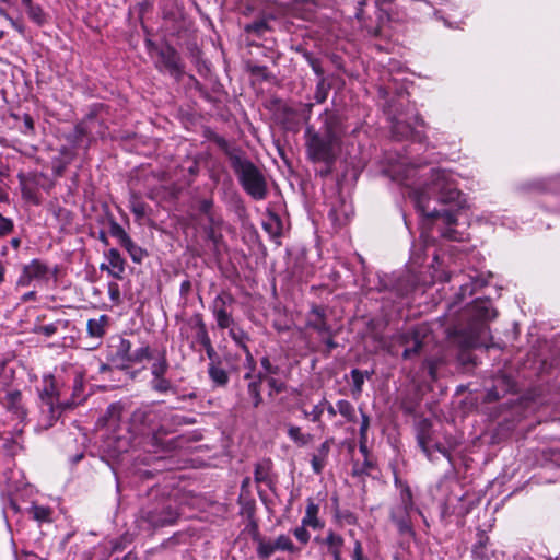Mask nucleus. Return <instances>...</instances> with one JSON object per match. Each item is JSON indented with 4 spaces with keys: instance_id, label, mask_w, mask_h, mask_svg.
<instances>
[{
    "instance_id": "4d7b16f0",
    "label": "nucleus",
    "mask_w": 560,
    "mask_h": 560,
    "mask_svg": "<svg viewBox=\"0 0 560 560\" xmlns=\"http://www.w3.org/2000/svg\"><path fill=\"white\" fill-rule=\"evenodd\" d=\"M550 459L560 465V442L549 448Z\"/></svg>"
},
{
    "instance_id": "b1692460",
    "label": "nucleus",
    "mask_w": 560,
    "mask_h": 560,
    "mask_svg": "<svg viewBox=\"0 0 560 560\" xmlns=\"http://www.w3.org/2000/svg\"><path fill=\"white\" fill-rule=\"evenodd\" d=\"M28 18L37 25L46 23V14L40 5L33 3L32 0H21Z\"/></svg>"
},
{
    "instance_id": "39448f33",
    "label": "nucleus",
    "mask_w": 560,
    "mask_h": 560,
    "mask_svg": "<svg viewBox=\"0 0 560 560\" xmlns=\"http://www.w3.org/2000/svg\"><path fill=\"white\" fill-rule=\"evenodd\" d=\"M313 105H305V122H308ZM322 127L315 130L306 124L305 145L308 158L314 162L331 164L335 160V147L338 141L339 120L332 113L325 110L320 116Z\"/></svg>"
},
{
    "instance_id": "a211bd4d",
    "label": "nucleus",
    "mask_w": 560,
    "mask_h": 560,
    "mask_svg": "<svg viewBox=\"0 0 560 560\" xmlns=\"http://www.w3.org/2000/svg\"><path fill=\"white\" fill-rule=\"evenodd\" d=\"M319 504H317L312 498L306 501L305 514L301 521L304 526H308L313 529H320L324 527V522L318 517Z\"/></svg>"
},
{
    "instance_id": "69168bd1",
    "label": "nucleus",
    "mask_w": 560,
    "mask_h": 560,
    "mask_svg": "<svg viewBox=\"0 0 560 560\" xmlns=\"http://www.w3.org/2000/svg\"><path fill=\"white\" fill-rule=\"evenodd\" d=\"M424 364L428 366L430 375L434 378L435 377V370H434L433 362L431 360H425Z\"/></svg>"
},
{
    "instance_id": "a18cd8bd",
    "label": "nucleus",
    "mask_w": 560,
    "mask_h": 560,
    "mask_svg": "<svg viewBox=\"0 0 560 560\" xmlns=\"http://www.w3.org/2000/svg\"><path fill=\"white\" fill-rule=\"evenodd\" d=\"M308 526H304L302 523L300 526L293 529L294 537L303 545H306L311 539V534L307 530Z\"/></svg>"
},
{
    "instance_id": "052dcab7",
    "label": "nucleus",
    "mask_w": 560,
    "mask_h": 560,
    "mask_svg": "<svg viewBox=\"0 0 560 560\" xmlns=\"http://www.w3.org/2000/svg\"><path fill=\"white\" fill-rule=\"evenodd\" d=\"M320 338L323 339V341L325 342V345L327 346V348L329 350L334 349L337 346L332 339L331 329H329V335H325L324 337H320Z\"/></svg>"
},
{
    "instance_id": "864d4df0",
    "label": "nucleus",
    "mask_w": 560,
    "mask_h": 560,
    "mask_svg": "<svg viewBox=\"0 0 560 560\" xmlns=\"http://www.w3.org/2000/svg\"><path fill=\"white\" fill-rule=\"evenodd\" d=\"M108 295L113 302L119 303L120 291H119V285L116 282H112L108 284Z\"/></svg>"
},
{
    "instance_id": "338daca9",
    "label": "nucleus",
    "mask_w": 560,
    "mask_h": 560,
    "mask_svg": "<svg viewBox=\"0 0 560 560\" xmlns=\"http://www.w3.org/2000/svg\"><path fill=\"white\" fill-rule=\"evenodd\" d=\"M366 443H368V440H361L359 441V446H360V451L361 453H363L364 455L368 453V447H366Z\"/></svg>"
},
{
    "instance_id": "f03ea898",
    "label": "nucleus",
    "mask_w": 560,
    "mask_h": 560,
    "mask_svg": "<svg viewBox=\"0 0 560 560\" xmlns=\"http://www.w3.org/2000/svg\"><path fill=\"white\" fill-rule=\"evenodd\" d=\"M121 417L122 407L112 404L101 420L106 429L104 447L113 456L128 452L136 435L153 432L159 412L147 405L132 412L129 424L122 423Z\"/></svg>"
},
{
    "instance_id": "6e6d98bb",
    "label": "nucleus",
    "mask_w": 560,
    "mask_h": 560,
    "mask_svg": "<svg viewBox=\"0 0 560 560\" xmlns=\"http://www.w3.org/2000/svg\"><path fill=\"white\" fill-rule=\"evenodd\" d=\"M268 385H269L270 390H271L270 394H272V393L278 394V393L282 392L283 388H284V384L282 382H279L278 380H276L273 377H270L268 380Z\"/></svg>"
},
{
    "instance_id": "a878e982",
    "label": "nucleus",
    "mask_w": 560,
    "mask_h": 560,
    "mask_svg": "<svg viewBox=\"0 0 560 560\" xmlns=\"http://www.w3.org/2000/svg\"><path fill=\"white\" fill-rule=\"evenodd\" d=\"M262 228L271 237H279L282 231L281 219L275 213H268L262 221Z\"/></svg>"
},
{
    "instance_id": "de8ad7c7",
    "label": "nucleus",
    "mask_w": 560,
    "mask_h": 560,
    "mask_svg": "<svg viewBox=\"0 0 560 560\" xmlns=\"http://www.w3.org/2000/svg\"><path fill=\"white\" fill-rule=\"evenodd\" d=\"M420 250H421V248L418 245L412 246L411 257H410V268H411L412 272H413V268L420 266L423 261Z\"/></svg>"
},
{
    "instance_id": "a19ab883",
    "label": "nucleus",
    "mask_w": 560,
    "mask_h": 560,
    "mask_svg": "<svg viewBox=\"0 0 560 560\" xmlns=\"http://www.w3.org/2000/svg\"><path fill=\"white\" fill-rule=\"evenodd\" d=\"M436 265L439 266L440 262H439L438 256L435 255L434 256V262L431 266V269H432V275H431L432 280L431 281L432 282H434V281H450L451 276L447 272H445V271H440L438 269Z\"/></svg>"
},
{
    "instance_id": "aec40b11",
    "label": "nucleus",
    "mask_w": 560,
    "mask_h": 560,
    "mask_svg": "<svg viewBox=\"0 0 560 560\" xmlns=\"http://www.w3.org/2000/svg\"><path fill=\"white\" fill-rule=\"evenodd\" d=\"M330 452V443L329 441H325L320 444V446L316 450V452L312 456L311 465L312 469L315 474H320L328 459V455Z\"/></svg>"
},
{
    "instance_id": "37998d69",
    "label": "nucleus",
    "mask_w": 560,
    "mask_h": 560,
    "mask_svg": "<svg viewBox=\"0 0 560 560\" xmlns=\"http://www.w3.org/2000/svg\"><path fill=\"white\" fill-rule=\"evenodd\" d=\"M269 477V464L260 463L255 468V480L256 482H266Z\"/></svg>"
},
{
    "instance_id": "20e7f679",
    "label": "nucleus",
    "mask_w": 560,
    "mask_h": 560,
    "mask_svg": "<svg viewBox=\"0 0 560 560\" xmlns=\"http://www.w3.org/2000/svg\"><path fill=\"white\" fill-rule=\"evenodd\" d=\"M497 312L489 300H476L460 314V320L467 324L455 323L447 328L451 337H458L463 347H487L490 337L488 322L495 318Z\"/></svg>"
},
{
    "instance_id": "4468645a",
    "label": "nucleus",
    "mask_w": 560,
    "mask_h": 560,
    "mask_svg": "<svg viewBox=\"0 0 560 560\" xmlns=\"http://www.w3.org/2000/svg\"><path fill=\"white\" fill-rule=\"evenodd\" d=\"M231 301L232 298L225 294H220L213 300L212 312L220 328H229L233 324V318L225 308L226 303Z\"/></svg>"
},
{
    "instance_id": "680f3d73",
    "label": "nucleus",
    "mask_w": 560,
    "mask_h": 560,
    "mask_svg": "<svg viewBox=\"0 0 560 560\" xmlns=\"http://www.w3.org/2000/svg\"><path fill=\"white\" fill-rule=\"evenodd\" d=\"M315 100L317 103H323L326 100V92L323 91L322 85H318V89L315 93Z\"/></svg>"
},
{
    "instance_id": "423d86ee",
    "label": "nucleus",
    "mask_w": 560,
    "mask_h": 560,
    "mask_svg": "<svg viewBox=\"0 0 560 560\" xmlns=\"http://www.w3.org/2000/svg\"><path fill=\"white\" fill-rule=\"evenodd\" d=\"M232 166L246 192L255 199H264L266 196V183L257 167L252 162L240 156L232 158Z\"/></svg>"
},
{
    "instance_id": "dca6fc26",
    "label": "nucleus",
    "mask_w": 560,
    "mask_h": 560,
    "mask_svg": "<svg viewBox=\"0 0 560 560\" xmlns=\"http://www.w3.org/2000/svg\"><path fill=\"white\" fill-rule=\"evenodd\" d=\"M307 327L316 330L320 337L329 335L330 326L325 318V311L319 306H314L308 315Z\"/></svg>"
},
{
    "instance_id": "393cba45",
    "label": "nucleus",
    "mask_w": 560,
    "mask_h": 560,
    "mask_svg": "<svg viewBox=\"0 0 560 560\" xmlns=\"http://www.w3.org/2000/svg\"><path fill=\"white\" fill-rule=\"evenodd\" d=\"M300 409L303 412L304 417L312 422L318 423L320 422L322 416L325 411L326 398H323L318 404L313 406L311 410H307L303 400H300Z\"/></svg>"
},
{
    "instance_id": "6e6552de",
    "label": "nucleus",
    "mask_w": 560,
    "mask_h": 560,
    "mask_svg": "<svg viewBox=\"0 0 560 560\" xmlns=\"http://www.w3.org/2000/svg\"><path fill=\"white\" fill-rule=\"evenodd\" d=\"M3 448L5 455L11 457L8 463L10 465L12 457L21 450V444L18 441H7ZM0 483L5 486L9 493L19 490L24 485L22 471L10 466L4 470L0 469Z\"/></svg>"
},
{
    "instance_id": "7ed1b4c3",
    "label": "nucleus",
    "mask_w": 560,
    "mask_h": 560,
    "mask_svg": "<svg viewBox=\"0 0 560 560\" xmlns=\"http://www.w3.org/2000/svg\"><path fill=\"white\" fill-rule=\"evenodd\" d=\"M61 371L65 375H45L38 388L40 411L37 427L40 430L51 428L59 419L65 408L60 400L65 387L72 389V401L66 404L67 406L75 405L81 400L84 385L82 371L72 365H63Z\"/></svg>"
},
{
    "instance_id": "f257e3e1",
    "label": "nucleus",
    "mask_w": 560,
    "mask_h": 560,
    "mask_svg": "<svg viewBox=\"0 0 560 560\" xmlns=\"http://www.w3.org/2000/svg\"><path fill=\"white\" fill-rule=\"evenodd\" d=\"M394 178L408 189V196L418 212L432 220L442 236L458 241L453 229L457 218L453 210L438 209L431 203L462 207V194L457 187L456 176L452 172L428 167L423 164L401 163L393 170Z\"/></svg>"
},
{
    "instance_id": "72a5a7b5",
    "label": "nucleus",
    "mask_w": 560,
    "mask_h": 560,
    "mask_svg": "<svg viewBox=\"0 0 560 560\" xmlns=\"http://www.w3.org/2000/svg\"><path fill=\"white\" fill-rule=\"evenodd\" d=\"M365 377H368V372L364 373L358 369H353L351 371V378H352V384H353L352 394L354 396L361 394Z\"/></svg>"
},
{
    "instance_id": "49530a36",
    "label": "nucleus",
    "mask_w": 560,
    "mask_h": 560,
    "mask_svg": "<svg viewBox=\"0 0 560 560\" xmlns=\"http://www.w3.org/2000/svg\"><path fill=\"white\" fill-rule=\"evenodd\" d=\"M130 209L138 219H142L147 214V206L141 200H132Z\"/></svg>"
},
{
    "instance_id": "774afa93",
    "label": "nucleus",
    "mask_w": 560,
    "mask_h": 560,
    "mask_svg": "<svg viewBox=\"0 0 560 560\" xmlns=\"http://www.w3.org/2000/svg\"><path fill=\"white\" fill-rule=\"evenodd\" d=\"M10 244L11 246L14 248V249H18L21 245V241L20 238L18 237H13L11 241H10Z\"/></svg>"
},
{
    "instance_id": "e2e57ef3",
    "label": "nucleus",
    "mask_w": 560,
    "mask_h": 560,
    "mask_svg": "<svg viewBox=\"0 0 560 560\" xmlns=\"http://www.w3.org/2000/svg\"><path fill=\"white\" fill-rule=\"evenodd\" d=\"M325 410L327 411L329 417H335L338 412L336 406H332L327 399L325 404Z\"/></svg>"
},
{
    "instance_id": "f704fd0d",
    "label": "nucleus",
    "mask_w": 560,
    "mask_h": 560,
    "mask_svg": "<svg viewBox=\"0 0 560 560\" xmlns=\"http://www.w3.org/2000/svg\"><path fill=\"white\" fill-rule=\"evenodd\" d=\"M150 384L151 388L158 393L164 394L172 389L171 382L164 375L153 376Z\"/></svg>"
},
{
    "instance_id": "412c9836",
    "label": "nucleus",
    "mask_w": 560,
    "mask_h": 560,
    "mask_svg": "<svg viewBox=\"0 0 560 560\" xmlns=\"http://www.w3.org/2000/svg\"><path fill=\"white\" fill-rule=\"evenodd\" d=\"M108 324V317L101 315L97 318H91L88 320L86 329L90 337L102 338L106 332V326Z\"/></svg>"
},
{
    "instance_id": "1a4fd4ad",
    "label": "nucleus",
    "mask_w": 560,
    "mask_h": 560,
    "mask_svg": "<svg viewBox=\"0 0 560 560\" xmlns=\"http://www.w3.org/2000/svg\"><path fill=\"white\" fill-rule=\"evenodd\" d=\"M413 509L412 494L409 488L404 487L400 491V501L393 506L390 512L392 521L397 525L399 533L406 534L410 529L409 513Z\"/></svg>"
},
{
    "instance_id": "79ce46f5",
    "label": "nucleus",
    "mask_w": 560,
    "mask_h": 560,
    "mask_svg": "<svg viewBox=\"0 0 560 560\" xmlns=\"http://www.w3.org/2000/svg\"><path fill=\"white\" fill-rule=\"evenodd\" d=\"M129 244L130 245H122V247L129 253L133 261L140 262L143 258L142 249L137 246L131 238H129Z\"/></svg>"
},
{
    "instance_id": "cd10ccee",
    "label": "nucleus",
    "mask_w": 560,
    "mask_h": 560,
    "mask_svg": "<svg viewBox=\"0 0 560 560\" xmlns=\"http://www.w3.org/2000/svg\"><path fill=\"white\" fill-rule=\"evenodd\" d=\"M255 541L257 544L256 552L257 557L260 560H267L271 557L272 553L277 551L275 548V542L269 539H265L261 537H256Z\"/></svg>"
},
{
    "instance_id": "8fccbe9b",
    "label": "nucleus",
    "mask_w": 560,
    "mask_h": 560,
    "mask_svg": "<svg viewBox=\"0 0 560 560\" xmlns=\"http://www.w3.org/2000/svg\"><path fill=\"white\" fill-rule=\"evenodd\" d=\"M196 338L202 346L211 342V340L208 336L207 329L202 323H199Z\"/></svg>"
},
{
    "instance_id": "bf43d9fd",
    "label": "nucleus",
    "mask_w": 560,
    "mask_h": 560,
    "mask_svg": "<svg viewBox=\"0 0 560 560\" xmlns=\"http://www.w3.org/2000/svg\"><path fill=\"white\" fill-rule=\"evenodd\" d=\"M203 347H205L207 355L211 360V362L212 361H219L217 352H215L214 348L212 347L211 342L208 343V345H205Z\"/></svg>"
},
{
    "instance_id": "58836bf2",
    "label": "nucleus",
    "mask_w": 560,
    "mask_h": 560,
    "mask_svg": "<svg viewBox=\"0 0 560 560\" xmlns=\"http://www.w3.org/2000/svg\"><path fill=\"white\" fill-rule=\"evenodd\" d=\"M110 233L114 237H116L119 242V244L122 245H130L129 238L130 236L126 233V231L116 222H114L110 225Z\"/></svg>"
},
{
    "instance_id": "2eb2a0df",
    "label": "nucleus",
    "mask_w": 560,
    "mask_h": 560,
    "mask_svg": "<svg viewBox=\"0 0 560 560\" xmlns=\"http://www.w3.org/2000/svg\"><path fill=\"white\" fill-rule=\"evenodd\" d=\"M108 266L105 264L101 265V270H106L112 277L121 279L125 271V260L120 253L116 248H110L106 253Z\"/></svg>"
},
{
    "instance_id": "13d9d810",
    "label": "nucleus",
    "mask_w": 560,
    "mask_h": 560,
    "mask_svg": "<svg viewBox=\"0 0 560 560\" xmlns=\"http://www.w3.org/2000/svg\"><path fill=\"white\" fill-rule=\"evenodd\" d=\"M212 208V200L210 199H203L199 202V210L200 212L208 214Z\"/></svg>"
},
{
    "instance_id": "e433bc0d",
    "label": "nucleus",
    "mask_w": 560,
    "mask_h": 560,
    "mask_svg": "<svg viewBox=\"0 0 560 560\" xmlns=\"http://www.w3.org/2000/svg\"><path fill=\"white\" fill-rule=\"evenodd\" d=\"M60 326H61V322L57 320L55 323H50L47 325L35 326L33 328V332L44 335L45 337H51L52 335H55L58 331Z\"/></svg>"
},
{
    "instance_id": "5fc2aeb1",
    "label": "nucleus",
    "mask_w": 560,
    "mask_h": 560,
    "mask_svg": "<svg viewBox=\"0 0 560 560\" xmlns=\"http://www.w3.org/2000/svg\"><path fill=\"white\" fill-rule=\"evenodd\" d=\"M352 560H366L363 555V547L360 540H355L353 544Z\"/></svg>"
},
{
    "instance_id": "6ab92c4d",
    "label": "nucleus",
    "mask_w": 560,
    "mask_h": 560,
    "mask_svg": "<svg viewBox=\"0 0 560 560\" xmlns=\"http://www.w3.org/2000/svg\"><path fill=\"white\" fill-rule=\"evenodd\" d=\"M208 374L214 387L228 385L230 376L220 361H212L208 365Z\"/></svg>"
},
{
    "instance_id": "ea45409f",
    "label": "nucleus",
    "mask_w": 560,
    "mask_h": 560,
    "mask_svg": "<svg viewBox=\"0 0 560 560\" xmlns=\"http://www.w3.org/2000/svg\"><path fill=\"white\" fill-rule=\"evenodd\" d=\"M117 355L124 361L129 363L131 358V343L127 339H120L117 347Z\"/></svg>"
},
{
    "instance_id": "f3484780",
    "label": "nucleus",
    "mask_w": 560,
    "mask_h": 560,
    "mask_svg": "<svg viewBox=\"0 0 560 560\" xmlns=\"http://www.w3.org/2000/svg\"><path fill=\"white\" fill-rule=\"evenodd\" d=\"M3 404L8 411H10L16 419L24 420L26 410L22 404V395L19 390H10L3 398Z\"/></svg>"
},
{
    "instance_id": "c03bdc74",
    "label": "nucleus",
    "mask_w": 560,
    "mask_h": 560,
    "mask_svg": "<svg viewBox=\"0 0 560 560\" xmlns=\"http://www.w3.org/2000/svg\"><path fill=\"white\" fill-rule=\"evenodd\" d=\"M359 7L355 11V18L357 20L361 23V25L366 28L370 33H375L376 34V30H374L366 21L365 19V15H364V9L363 7L365 5V1H359Z\"/></svg>"
},
{
    "instance_id": "473e14b6",
    "label": "nucleus",
    "mask_w": 560,
    "mask_h": 560,
    "mask_svg": "<svg viewBox=\"0 0 560 560\" xmlns=\"http://www.w3.org/2000/svg\"><path fill=\"white\" fill-rule=\"evenodd\" d=\"M30 513L33 518L38 522H50L51 521V509L47 506H42L37 504H33L30 509Z\"/></svg>"
},
{
    "instance_id": "9d476101",
    "label": "nucleus",
    "mask_w": 560,
    "mask_h": 560,
    "mask_svg": "<svg viewBox=\"0 0 560 560\" xmlns=\"http://www.w3.org/2000/svg\"><path fill=\"white\" fill-rule=\"evenodd\" d=\"M425 328L417 327L398 336L399 345L404 346L402 358L410 360L422 352L425 342Z\"/></svg>"
},
{
    "instance_id": "9b49d317",
    "label": "nucleus",
    "mask_w": 560,
    "mask_h": 560,
    "mask_svg": "<svg viewBox=\"0 0 560 560\" xmlns=\"http://www.w3.org/2000/svg\"><path fill=\"white\" fill-rule=\"evenodd\" d=\"M424 122L418 116L413 117V122L406 120L404 121L400 118H397L392 126L393 135L397 139H411L416 142H423L425 136L419 130V127H423Z\"/></svg>"
},
{
    "instance_id": "09e8293b",
    "label": "nucleus",
    "mask_w": 560,
    "mask_h": 560,
    "mask_svg": "<svg viewBox=\"0 0 560 560\" xmlns=\"http://www.w3.org/2000/svg\"><path fill=\"white\" fill-rule=\"evenodd\" d=\"M418 444L421 447L422 452L427 454L428 457H431V452L429 448V438L425 432H420L417 436Z\"/></svg>"
},
{
    "instance_id": "3c124183",
    "label": "nucleus",
    "mask_w": 560,
    "mask_h": 560,
    "mask_svg": "<svg viewBox=\"0 0 560 560\" xmlns=\"http://www.w3.org/2000/svg\"><path fill=\"white\" fill-rule=\"evenodd\" d=\"M370 427V418L364 412H361V424H360V438L361 440H368V430Z\"/></svg>"
},
{
    "instance_id": "7c9ffc66",
    "label": "nucleus",
    "mask_w": 560,
    "mask_h": 560,
    "mask_svg": "<svg viewBox=\"0 0 560 560\" xmlns=\"http://www.w3.org/2000/svg\"><path fill=\"white\" fill-rule=\"evenodd\" d=\"M288 436L298 445L306 446L313 439L312 434L304 433L300 427L290 425L288 428Z\"/></svg>"
},
{
    "instance_id": "5701e85b",
    "label": "nucleus",
    "mask_w": 560,
    "mask_h": 560,
    "mask_svg": "<svg viewBox=\"0 0 560 560\" xmlns=\"http://www.w3.org/2000/svg\"><path fill=\"white\" fill-rule=\"evenodd\" d=\"M245 378L249 380V383L247 385V393L253 401V406L258 407L262 401V397L260 394L261 375L259 374L257 377H253L250 373H247L245 375Z\"/></svg>"
},
{
    "instance_id": "c85d7f7f",
    "label": "nucleus",
    "mask_w": 560,
    "mask_h": 560,
    "mask_svg": "<svg viewBox=\"0 0 560 560\" xmlns=\"http://www.w3.org/2000/svg\"><path fill=\"white\" fill-rule=\"evenodd\" d=\"M154 359V362L151 366V374L153 376H161L165 375L168 370V362L166 359V351L163 349L158 353L156 357H152Z\"/></svg>"
},
{
    "instance_id": "c9c22d12",
    "label": "nucleus",
    "mask_w": 560,
    "mask_h": 560,
    "mask_svg": "<svg viewBox=\"0 0 560 560\" xmlns=\"http://www.w3.org/2000/svg\"><path fill=\"white\" fill-rule=\"evenodd\" d=\"M273 542H275V548L277 550L288 551V552L296 551V548H295L293 541L291 540V538L284 534L279 535L276 538V540H273Z\"/></svg>"
},
{
    "instance_id": "4be33fe9",
    "label": "nucleus",
    "mask_w": 560,
    "mask_h": 560,
    "mask_svg": "<svg viewBox=\"0 0 560 560\" xmlns=\"http://www.w3.org/2000/svg\"><path fill=\"white\" fill-rule=\"evenodd\" d=\"M230 337L233 339V341L242 348L244 353L246 354V360L250 363L254 362L253 355L246 345L248 341V335L240 327H231L230 328Z\"/></svg>"
},
{
    "instance_id": "4c0bfd02",
    "label": "nucleus",
    "mask_w": 560,
    "mask_h": 560,
    "mask_svg": "<svg viewBox=\"0 0 560 560\" xmlns=\"http://www.w3.org/2000/svg\"><path fill=\"white\" fill-rule=\"evenodd\" d=\"M152 354L148 346L140 347L135 351H131V358L129 363H141L143 360L151 359Z\"/></svg>"
},
{
    "instance_id": "f8f14e48",
    "label": "nucleus",
    "mask_w": 560,
    "mask_h": 560,
    "mask_svg": "<svg viewBox=\"0 0 560 560\" xmlns=\"http://www.w3.org/2000/svg\"><path fill=\"white\" fill-rule=\"evenodd\" d=\"M49 279L48 266L39 259H33L25 265L18 280V285L28 287L33 282H44Z\"/></svg>"
},
{
    "instance_id": "0eeeda50",
    "label": "nucleus",
    "mask_w": 560,
    "mask_h": 560,
    "mask_svg": "<svg viewBox=\"0 0 560 560\" xmlns=\"http://www.w3.org/2000/svg\"><path fill=\"white\" fill-rule=\"evenodd\" d=\"M178 515L177 508L170 499H163L156 505L142 510V517L154 527L172 525Z\"/></svg>"
},
{
    "instance_id": "ddd939ff",
    "label": "nucleus",
    "mask_w": 560,
    "mask_h": 560,
    "mask_svg": "<svg viewBox=\"0 0 560 560\" xmlns=\"http://www.w3.org/2000/svg\"><path fill=\"white\" fill-rule=\"evenodd\" d=\"M314 540L320 546L323 555L330 557L331 560H343L345 539L340 534L329 529L325 537L317 536Z\"/></svg>"
},
{
    "instance_id": "c756f323",
    "label": "nucleus",
    "mask_w": 560,
    "mask_h": 560,
    "mask_svg": "<svg viewBox=\"0 0 560 560\" xmlns=\"http://www.w3.org/2000/svg\"><path fill=\"white\" fill-rule=\"evenodd\" d=\"M336 408L338 413L347 421V422H355L357 421V412L354 406L346 399H340L336 402Z\"/></svg>"
},
{
    "instance_id": "bb28decb",
    "label": "nucleus",
    "mask_w": 560,
    "mask_h": 560,
    "mask_svg": "<svg viewBox=\"0 0 560 560\" xmlns=\"http://www.w3.org/2000/svg\"><path fill=\"white\" fill-rule=\"evenodd\" d=\"M469 282L460 284L459 298L463 300L465 296L471 295L476 289L482 288L487 284V280L481 277L469 276Z\"/></svg>"
},
{
    "instance_id": "0e129e2a",
    "label": "nucleus",
    "mask_w": 560,
    "mask_h": 560,
    "mask_svg": "<svg viewBox=\"0 0 560 560\" xmlns=\"http://www.w3.org/2000/svg\"><path fill=\"white\" fill-rule=\"evenodd\" d=\"M261 366L264 368V370H265L266 372H268V373H275V370H273V368H272V365H271V363H270L269 359H268V358H266V357L261 359Z\"/></svg>"
},
{
    "instance_id": "2f4dec72",
    "label": "nucleus",
    "mask_w": 560,
    "mask_h": 560,
    "mask_svg": "<svg viewBox=\"0 0 560 560\" xmlns=\"http://www.w3.org/2000/svg\"><path fill=\"white\" fill-rule=\"evenodd\" d=\"M160 56H161L162 62L166 69H168V70H177L178 69L177 55L173 48L167 47L166 49L161 50Z\"/></svg>"
},
{
    "instance_id": "603ef678",
    "label": "nucleus",
    "mask_w": 560,
    "mask_h": 560,
    "mask_svg": "<svg viewBox=\"0 0 560 560\" xmlns=\"http://www.w3.org/2000/svg\"><path fill=\"white\" fill-rule=\"evenodd\" d=\"M13 230V222L0 214V236L9 234Z\"/></svg>"
}]
</instances>
